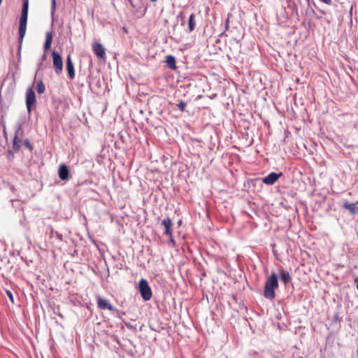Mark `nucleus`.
<instances>
[{"mask_svg":"<svg viewBox=\"0 0 358 358\" xmlns=\"http://www.w3.org/2000/svg\"><path fill=\"white\" fill-rule=\"evenodd\" d=\"M20 139L18 138L17 135L16 134L13 138V149L14 152H17L20 150Z\"/></svg>","mask_w":358,"mask_h":358,"instance_id":"17","label":"nucleus"},{"mask_svg":"<svg viewBox=\"0 0 358 358\" xmlns=\"http://www.w3.org/2000/svg\"><path fill=\"white\" fill-rule=\"evenodd\" d=\"M150 1L154 2V1H156L157 0H150Z\"/></svg>","mask_w":358,"mask_h":358,"instance_id":"33","label":"nucleus"},{"mask_svg":"<svg viewBox=\"0 0 358 358\" xmlns=\"http://www.w3.org/2000/svg\"><path fill=\"white\" fill-rule=\"evenodd\" d=\"M170 241H171V242L173 245H175V244H176V242H175V241H174V239H173V234H171V237H170Z\"/></svg>","mask_w":358,"mask_h":358,"instance_id":"26","label":"nucleus"},{"mask_svg":"<svg viewBox=\"0 0 358 358\" xmlns=\"http://www.w3.org/2000/svg\"><path fill=\"white\" fill-rule=\"evenodd\" d=\"M357 203H349L345 201L343 204V208L349 210L350 214L355 215L357 213Z\"/></svg>","mask_w":358,"mask_h":358,"instance_id":"13","label":"nucleus"},{"mask_svg":"<svg viewBox=\"0 0 358 358\" xmlns=\"http://www.w3.org/2000/svg\"><path fill=\"white\" fill-rule=\"evenodd\" d=\"M58 175L62 180H68L69 179V169L66 164H62L59 166Z\"/></svg>","mask_w":358,"mask_h":358,"instance_id":"9","label":"nucleus"},{"mask_svg":"<svg viewBox=\"0 0 358 358\" xmlns=\"http://www.w3.org/2000/svg\"><path fill=\"white\" fill-rule=\"evenodd\" d=\"M26 106L29 115L36 108V95L31 87H28L26 91Z\"/></svg>","mask_w":358,"mask_h":358,"instance_id":"4","label":"nucleus"},{"mask_svg":"<svg viewBox=\"0 0 358 358\" xmlns=\"http://www.w3.org/2000/svg\"><path fill=\"white\" fill-rule=\"evenodd\" d=\"M92 49L94 54L99 58L103 59L106 53L103 45L101 43H95L92 45Z\"/></svg>","mask_w":358,"mask_h":358,"instance_id":"11","label":"nucleus"},{"mask_svg":"<svg viewBox=\"0 0 358 358\" xmlns=\"http://www.w3.org/2000/svg\"><path fill=\"white\" fill-rule=\"evenodd\" d=\"M352 6H351V8H350V14L352 15Z\"/></svg>","mask_w":358,"mask_h":358,"instance_id":"29","label":"nucleus"},{"mask_svg":"<svg viewBox=\"0 0 358 358\" xmlns=\"http://www.w3.org/2000/svg\"><path fill=\"white\" fill-rule=\"evenodd\" d=\"M178 108H179L180 110L181 111H185V107H186V103L183 101H180L178 105H177Z\"/></svg>","mask_w":358,"mask_h":358,"instance_id":"20","label":"nucleus"},{"mask_svg":"<svg viewBox=\"0 0 358 358\" xmlns=\"http://www.w3.org/2000/svg\"><path fill=\"white\" fill-rule=\"evenodd\" d=\"M66 66L69 77L73 80L75 78V70L73 63L70 55H68L66 57Z\"/></svg>","mask_w":358,"mask_h":358,"instance_id":"10","label":"nucleus"},{"mask_svg":"<svg viewBox=\"0 0 358 358\" xmlns=\"http://www.w3.org/2000/svg\"><path fill=\"white\" fill-rule=\"evenodd\" d=\"M131 1V3L132 6H133V7H134L135 6H134V4L133 3V2H132L131 1Z\"/></svg>","mask_w":358,"mask_h":358,"instance_id":"30","label":"nucleus"},{"mask_svg":"<svg viewBox=\"0 0 358 358\" xmlns=\"http://www.w3.org/2000/svg\"><path fill=\"white\" fill-rule=\"evenodd\" d=\"M278 287V280L277 275L272 273L266 279L264 289V296L268 299L273 300L275 298V290Z\"/></svg>","mask_w":358,"mask_h":358,"instance_id":"2","label":"nucleus"},{"mask_svg":"<svg viewBox=\"0 0 358 358\" xmlns=\"http://www.w3.org/2000/svg\"><path fill=\"white\" fill-rule=\"evenodd\" d=\"M162 225H163L165 228V231H164V234L171 237V234H173V222L170 217L164 218L162 222Z\"/></svg>","mask_w":358,"mask_h":358,"instance_id":"8","label":"nucleus"},{"mask_svg":"<svg viewBox=\"0 0 358 358\" xmlns=\"http://www.w3.org/2000/svg\"><path fill=\"white\" fill-rule=\"evenodd\" d=\"M322 2L327 4V5H331L332 3V1L331 0H320Z\"/></svg>","mask_w":358,"mask_h":358,"instance_id":"24","label":"nucleus"},{"mask_svg":"<svg viewBox=\"0 0 358 358\" xmlns=\"http://www.w3.org/2000/svg\"><path fill=\"white\" fill-rule=\"evenodd\" d=\"M52 63L56 74L60 75L63 70V61L61 55L53 50L52 52Z\"/></svg>","mask_w":358,"mask_h":358,"instance_id":"5","label":"nucleus"},{"mask_svg":"<svg viewBox=\"0 0 358 358\" xmlns=\"http://www.w3.org/2000/svg\"><path fill=\"white\" fill-rule=\"evenodd\" d=\"M355 282H358V278H356L355 280Z\"/></svg>","mask_w":358,"mask_h":358,"instance_id":"31","label":"nucleus"},{"mask_svg":"<svg viewBox=\"0 0 358 358\" xmlns=\"http://www.w3.org/2000/svg\"><path fill=\"white\" fill-rule=\"evenodd\" d=\"M45 58V55H43V59H44Z\"/></svg>","mask_w":358,"mask_h":358,"instance_id":"32","label":"nucleus"},{"mask_svg":"<svg viewBox=\"0 0 358 358\" xmlns=\"http://www.w3.org/2000/svg\"><path fill=\"white\" fill-rule=\"evenodd\" d=\"M7 157L9 160H13V159L14 158V155L12 150H8Z\"/></svg>","mask_w":358,"mask_h":358,"instance_id":"22","label":"nucleus"},{"mask_svg":"<svg viewBox=\"0 0 358 358\" xmlns=\"http://www.w3.org/2000/svg\"><path fill=\"white\" fill-rule=\"evenodd\" d=\"M52 41V35L50 31H48L45 35V41L44 43V50H48L50 48Z\"/></svg>","mask_w":358,"mask_h":358,"instance_id":"15","label":"nucleus"},{"mask_svg":"<svg viewBox=\"0 0 358 358\" xmlns=\"http://www.w3.org/2000/svg\"><path fill=\"white\" fill-rule=\"evenodd\" d=\"M138 291L144 301H149L152 298V292L147 280L142 278L138 282Z\"/></svg>","mask_w":358,"mask_h":358,"instance_id":"3","label":"nucleus"},{"mask_svg":"<svg viewBox=\"0 0 358 358\" xmlns=\"http://www.w3.org/2000/svg\"><path fill=\"white\" fill-rule=\"evenodd\" d=\"M55 234H56L57 238L59 240H60V241H62V235L61 234H59V233H58V232H56V233H55Z\"/></svg>","mask_w":358,"mask_h":358,"instance_id":"25","label":"nucleus"},{"mask_svg":"<svg viewBox=\"0 0 358 358\" xmlns=\"http://www.w3.org/2000/svg\"><path fill=\"white\" fill-rule=\"evenodd\" d=\"M36 91L38 94H43L45 91V87L42 80H39L36 83Z\"/></svg>","mask_w":358,"mask_h":358,"instance_id":"18","label":"nucleus"},{"mask_svg":"<svg viewBox=\"0 0 358 358\" xmlns=\"http://www.w3.org/2000/svg\"><path fill=\"white\" fill-rule=\"evenodd\" d=\"M15 188L14 187V186H11V187H10V190H11L12 192H14V191H15Z\"/></svg>","mask_w":358,"mask_h":358,"instance_id":"28","label":"nucleus"},{"mask_svg":"<svg viewBox=\"0 0 358 358\" xmlns=\"http://www.w3.org/2000/svg\"><path fill=\"white\" fill-rule=\"evenodd\" d=\"M357 289H358V282H357Z\"/></svg>","mask_w":358,"mask_h":358,"instance_id":"34","label":"nucleus"},{"mask_svg":"<svg viewBox=\"0 0 358 358\" xmlns=\"http://www.w3.org/2000/svg\"><path fill=\"white\" fill-rule=\"evenodd\" d=\"M97 306L101 310H109L112 312L120 313V311L115 309L106 299L102 298L101 296H96Z\"/></svg>","mask_w":358,"mask_h":358,"instance_id":"6","label":"nucleus"},{"mask_svg":"<svg viewBox=\"0 0 358 358\" xmlns=\"http://www.w3.org/2000/svg\"><path fill=\"white\" fill-rule=\"evenodd\" d=\"M6 294L11 301H13V296L10 291L7 290Z\"/></svg>","mask_w":358,"mask_h":358,"instance_id":"23","label":"nucleus"},{"mask_svg":"<svg viewBox=\"0 0 358 358\" xmlns=\"http://www.w3.org/2000/svg\"><path fill=\"white\" fill-rule=\"evenodd\" d=\"M279 274L280 278L281 281L285 284V285H287L289 282H291V277L287 271L282 268L280 270Z\"/></svg>","mask_w":358,"mask_h":358,"instance_id":"12","label":"nucleus"},{"mask_svg":"<svg viewBox=\"0 0 358 358\" xmlns=\"http://www.w3.org/2000/svg\"><path fill=\"white\" fill-rule=\"evenodd\" d=\"M282 175V173L281 172L279 173L271 172L264 178H262V182L266 185H272Z\"/></svg>","mask_w":358,"mask_h":358,"instance_id":"7","label":"nucleus"},{"mask_svg":"<svg viewBox=\"0 0 358 358\" xmlns=\"http://www.w3.org/2000/svg\"><path fill=\"white\" fill-rule=\"evenodd\" d=\"M196 27V20H195V15L194 13H192L189 17L188 20V29L187 32L191 33Z\"/></svg>","mask_w":358,"mask_h":358,"instance_id":"16","label":"nucleus"},{"mask_svg":"<svg viewBox=\"0 0 358 358\" xmlns=\"http://www.w3.org/2000/svg\"><path fill=\"white\" fill-rule=\"evenodd\" d=\"M56 8V0H51V15H53Z\"/></svg>","mask_w":358,"mask_h":358,"instance_id":"21","label":"nucleus"},{"mask_svg":"<svg viewBox=\"0 0 358 358\" xmlns=\"http://www.w3.org/2000/svg\"><path fill=\"white\" fill-rule=\"evenodd\" d=\"M23 145L26 148H27L30 151H31L33 150V146L29 139H27V138L24 139L23 141Z\"/></svg>","mask_w":358,"mask_h":358,"instance_id":"19","label":"nucleus"},{"mask_svg":"<svg viewBox=\"0 0 358 358\" xmlns=\"http://www.w3.org/2000/svg\"><path fill=\"white\" fill-rule=\"evenodd\" d=\"M3 132L4 136L6 137L7 132H6V127L5 126L3 127Z\"/></svg>","mask_w":358,"mask_h":358,"instance_id":"27","label":"nucleus"},{"mask_svg":"<svg viewBox=\"0 0 358 358\" xmlns=\"http://www.w3.org/2000/svg\"><path fill=\"white\" fill-rule=\"evenodd\" d=\"M165 62L166 64V66L171 69V70H176V58L173 55H167L166 57Z\"/></svg>","mask_w":358,"mask_h":358,"instance_id":"14","label":"nucleus"},{"mask_svg":"<svg viewBox=\"0 0 358 358\" xmlns=\"http://www.w3.org/2000/svg\"><path fill=\"white\" fill-rule=\"evenodd\" d=\"M28 9H29V0H23V4L21 11V16L20 19V24H19V45L17 48V53L19 59H20V53L22 49V44L23 38L26 33L27 29V23L28 18Z\"/></svg>","mask_w":358,"mask_h":358,"instance_id":"1","label":"nucleus"}]
</instances>
